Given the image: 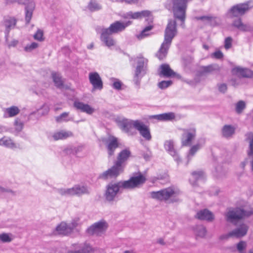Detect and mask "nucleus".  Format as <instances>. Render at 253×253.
Returning <instances> with one entry per match:
<instances>
[{"label":"nucleus","mask_w":253,"mask_h":253,"mask_svg":"<svg viewBox=\"0 0 253 253\" xmlns=\"http://www.w3.org/2000/svg\"><path fill=\"white\" fill-rule=\"evenodd\" d=\"M177 34L176 21L172 19L169 20L165 31L164 40L156 54L160 60H163L166 57L172 40L176 36Z\"/></svg>","instance_id":"f257e3e1"},{"label":"nucleus","mask_w":253,"mask_h":253,"mask_svg":"<svg viewBox=\"0 0 253 253\" xmlns=\"http://www.w3.org/2000/svg\"><path fill=\"white\" fill-rule=\"evenodd\" d=\"M131 155V152L127 149L121 151L117 157V161L114 166L100 174L99 178L107 179L108 177H116L124 171V163Z\"/></svg>","instance_id":"f03ea898"},{"label":"nucleus","mask_w":253,"mask_h":253,"mask_svg":"<svg viewBox=\"0 0 253 253\" xmlns=\"http://www.w3.org/2000/svg\"><path fill=\"white\" fill-rule=\"evenodd\" d=\"M192 0H168L165 4V7L169 10H172L173 16L175 19L181 22V26L185 28L186 11L188 2Z\"/></svg>","instance_id":"7ed1b4c3"},{"label":"nucleus","mask_w":253,"mask_h":253,"mask_svg":"<svg viewBox=\"0 0 253 253\" xmlns=\"http://www.w3.org/2000/svg\"><path fill=\"white\" fill-rule=\"evenodd\" d=\"M180 192L178 190L169 187L158 191H153L150 193L151 198L161 201H169L174 203L179 201L177 196Z\"/></svg>","instance_id":"20e7f679"},{"label":"nucleus","mask_w":253,"mask_h":253,"mask_svg":"<svg viewBox=\"0 0 253 253\" xmlns=\"http://www.w3.org/2000/svg\"><path fill=\"white\" fill-rule=\"evenodd\" d=\"M253 213L252 211H247L240 208L231 209L225 213L226 220L228 222L235 224V222L245 217H248Z\"/></svg>","instance_id":"39448f33"},{"label":"nucleus","mask_w":253,"mask_h":253,"mask_svg":"<svg viewBox=\"0 0 253 253\" xmlns=\"http://www.w3.org/2000/svg\"><path fill=\"white\" fill-rule=\"evenodd\" d=\"M146 180L145 177L141 173L139 172L138 175L132 176L128 180L118 182L121 189H132L142 185Z\"/></svg>","instance_id":"423d86ee"},{"label":"nucleus","mask_w":253,"mask_h":253,"mask_svg":"<svg viewBox=\"0 0 253 253\" xmlns=\"http://www.w3.org/2000/svg\"><path fill=\"white\" fill-rule=\"evenodd\" d=\"M147 60L143 58H139L133 77L134 84L139 87L142 78L146 74Z\"/></svg>","instance_id":"0eeeda50"},{"label":"nucleus","mask_w":253,"mask_h":253,"mask_svg":"<svg viewBox=\"0 0 253 253\" xmlns=\"http://www.w3.org/2000/svg\"><path fill=\"white\" fill-rule=\"evenodd\" d=\"M108 227V224L104 220H101L89 227L86 232L89 235L101 236L105 233Z\"/></svg>","instance_id":"6e6552de"},{"label":"nucleus","mask_w":253,"mask_h":253,"mask_svg":"<svg viewBox=\"0 0 253 253\" xmlns=\"http://www.w3.org/2000/svg\"><path fill=\"white\" fill-rule=\"evenodd\" d=\"M251 2H247L237 4L233 6L229 10L228 14L231 17H238L244 15L253 5H251Z\"/></svg>","instance_id":"1a4fd4ad"},{"label":"nucleus","mask_w":253,"mask_h":253,"mask_svg":"<svg viewBox=\"0 0 253 253\" xmlns=\"http://www.w3.org/2000/svg\"><path fill=\"white\" fill-rule=\"evenodd\" d=\"M102 141L106 145L109 157L113 156L114 154L115 150L119 147L117 138L110 135L107 138H102Z\"/></svg>","instance_id":"9d476101"},{"label":"nucleus","mask_w":253,"mask_h":253,"mask_svg":"<svg viewBox=\"0 0 253 253\" xmlns=\"http://www.w3.org/2000/svg\"><path fill=\"white\" fill-rule=\"evenodd\" d=\"M131 24V21H128L125 23L119 21H116L111 24L109 27L103 29L112 35L113 34L119 33L124 31L126 27L130 25Z\"/></svg>","instance_id":"9b49d317"},{"label":"nucleus","mask_w":253,"mask_h":253,"mask_svg":"<svg viewBox=\"0 0 253 253\" xmlns=\"http://www.w3.org/2000/svg\"><path fill=\"white\" fill-rule=\"evenodd\" d=\"M119 182L109 183L107 186V189L105 193V198L108 201H112L121 189L119 186Z\"/></svg>","instance_id":"f8f14e48"},{"label":"nucleus","mask_w":253,"mask_h":253,"mask_svg":"<svg viewBox=\"0 0 253 253\" xmlns=\"http://www.w3.org/2000/svg\"><path fill=\"white\" fill-rule=\"evenodd\" d=\"M196 131L195 128L184 129V133L182 135L181 143L182 146H190L192 141L195 138Z\"/></svg>","instance_id":"ddd939ff"},{"label":"nucleus","mask_w":253,"mask_h":253,"mask_svg":"<svg viewBox=\"0 0 253 253\" xmlns=\"http://www.w3.org/2000/svg\"><path fill=\"white\" fill-rule=\"evenodd\" d=\"M134 128L137 130L141 135L147 140H150L151 135L147 126L139 120L135 121Z\"/></svg>","instance_id":"4468645a"},{"label":"nucleus","mask_w":253,"mask_h":253,"mask_svg":"<svg viewBox=\"0 0 253 253\" xmlns=\"http://www.w3.org/2000/svg\"><path fill=\"white\" fill-rule=\"evenodd\" d=\"M89 81L93 89L101 90L103 88V82L99 74L97 72H90L88 76Z\"/></svg>","instance_id":"2eb2a0df"},{"label":"nucleus","mask_w":253,"mask_h":253,"mask_svg":"<svg viewBox=\"0 0 253 253\" xmlns=\"http://www.w3.org/2000/svg\"><path fill=\"white\" fill-rule=\"evenodd\" d=\"M118 125L120 128L125 132L132 134L131 129L132 127H134L135 121L127 119H122L117 121Z\"/></svg>","instance_id":"dca6fc26"},{"label":"nucleus","mask_w":253,"mask_h":253,"mask_svg":"<svg viewBox=\"0 0 253 253\" xmlns=\"http://www.w3.org/2000/svg\"><path fill=\"white\" fill-rule=\"evenodd\" d=\"M71 196H81L84 194H89L90 190L89 188L84 185L76 184L71 188Z\"/></svg>","instance_id":"f3484780"},{"label":"nucleus","mask_w":253,"mask_h":253,"mask_svg":"<svg viewBox=\"0 0 253 253\" xmlns=\"http://www.w3.org/2000/svg\"><path fill=\"white\" fill-rule=\"evenodd\" d=\"M195 217L199 220H206L209 222H211L214 219V216L212 212L207 209L198 211Z\"/></svg>","instance_id":"a211bd4d"},{"label":"nucleus","mask_w":253,"mask_h":253,"mask_svg":"<svg viewBox=\"0 0 253 253\" xmlns=\"http://www.w3.org/2000/svg\"><path fill=\"white\" fill-rule=\"evenodd\" d=\"M205 178V173L203 171H194L191 173L189 182L193 187L197 186V182L199 181L204 180Z\"/></svg>","instance_id":"6ab92c4d"},{"label":"nucleus","mask_w":253,"mask_h":253,"mask_svg":"<svg viewBox=\"0 0 253 253\" xmlns=\"http://www.w3.org/2000/svg\"><path fill=\"white\" fill-rule=\"evenodd\" d=\"M233 74L244 78H252L253 77V72L247 68L236 67L232 69Z\"/></svg>","instance_id":"aec40b11"},{"label":"nucleus","mask_w":253,"mask_h":253,"mask_svg":"<svg viewBox=\"0 0 253 253\" xmlns=\"http://www.w3.org/2000/svg\"><path fill=\"white\" fill-rule=\"evenodd\" d=\"M248 230L249 226L245 223H242L237 228L231 231L230 234L233 235V237L240 238L245 236Z\"/></svg>","instance_id":"412c9836"},{"label":"nucleus","mask_w":253,"mask_h":253,"mask_svg":"<svg viewBox=\"0 0 253 253\" xmlns=\"http://www.w3.org/2000/svg\"><path fill=\"white\" fill-rule=\"evenodd\" d=\"M165 149L171 155L178 163L180 161L178 154L174 148V143L172 140H169L165 141L164 144Z\"/></svg>","instance_id":"4be33fe9"},{"label":"nucleus","mask_w":253,"mask_h":253,"mask_svg":"<svg viewBox=\"0 0 253 253\" xmlns=\"http://www.w3.org/2000/svg\"><path fill=\"white\" fill-rule=\"evenodd\" d=\"M101 40L103 42L106 46L110 47L115 44V41L111 36L112 34L107 32L103 29H101Z\"/></svg>","instance_id":"5701e85b"},{"label":"nucleus","mask_w":253,"mask_h":253,"mask_svg":"<svg viewBox=\"0 0 253 253\" xmlns=\"http://www.w3.org/2000/svg\"><path fill=\"white\" fill-rule=\"evenodd\" d=\"M74 106L77 109L89 115L92 114L95 111L94 109L89 105L79 101H75L74 103Z\"/></svg>","instance_id":"b1692460"},{"label":"nucleus","mask_w":253,"mask_h":253,"mask_svg":"<svg viewBox=\"0 0 253 253\" xmlns=\"http://www.w3.org/2000/svg\"><path fill=\"white\" fill-rule=\"evenodd\" d=\"M16 22V19L14 17H8L5 19L4 25L6 28L5 31L6 41L7 40L10 30L14 28Z\"/></svg>","instance_id":"393cba45"},{"label":"nucleus","mask_w":253,"mask_h":253,"mask_svg":"<svg viewBox=\"0 0 253 253\" xmlns=\"http://www.w3.org/2000/svg\"><path fill=\"white\" fill-rule=\"evenodd\" d=\"M161 71L159 73L160 76L164 77H174L176 75L175 73L172 69H170L169 66L167 64H164L160 66Z\"/></svg>","instance_id":"a878e982"},{"label":"nucleus","mask_w":253,"mask_h":253,"mask_svg":"<svg viewBox=\"0 0 253 253\" xmlns=\"http://www.w3.org/2000/svg\"><path fill=\"white\" fill-rule=\"evenodd\" d=\"M75 251H69V253H90L92 250L91 247L87 244L75 245Z\"/></svg>","instance_id":"bb28decb"},{"label":"nucleus","mask_w":253,"mask_h":253,"mask_svg":"<svg viewBox=\"0 0 253 253\" xmlns=\"http://www.w3.org/2000/svg\"><path fill=\"white\" fill-rule=\"evenodd\" d=\"M35 7V4L33 1L29 2L28 5L25 7V20L27 24L30 23L32 18Z\"/></svg>","instance_id":"cd10ccee"},{"label":"nucleus","mask_w":253,"mask_h":253,"mask_svg":"<svg viewBox=\"0 0 253 253\" xmlns=\"http://www.w3.org/2000/svg\"><path fill=\"white\" fill-rule=\"evenodd\" d=\"M232 25L242 31H249L252 29V27L250 25L243 24L241 18L234 20Z\"/></svg>","instance_id":"c85d7f7f"},{"label":"nucleus","mask_w":253,"mask_h":253,"mask_svg":"<svg viewBox=\"0 0 253 253\" xmlns=\"http://www.w3.org/2000/svg\"><path fill=\"white\" fill-rule=\"evenodd\" d=\"M245 141L249 143V148L247 151V155H253V132H248L245 134Z\"/></svg>","instance_id":"c756f323"},{"label":"nucleus","mask_w":253,"mask_h":253,"mask_svg":"<svg viewBox=\"0 0 253 253\" xmlns=\"http://www.w3.org/2000/svg\"><path fill=\"white\" fill-rule=\"evenodd\" d=\"M235 127L232 125H224L221 129L222 134L224 137H231L235 133Z\"/></svg>","instance_id":"7c9ffc66"},{"label":"nucleus","mask_w":253,"mask_h":253,"mask_svg":"<svg viewBox=\"0 0 253 253\" xmlns=\"http://www.w3.org/2000/svg\"><path fill=\"white\" fill-rule=\"evenodd\" d=\"M142 17H146L147 18L146 20H150L151 22H152L153 18L151 13L149 10H143L133 13V19H139Z\"/></svg>","instance_id":"2f4dec72"},{"label":"nucleus","mask_w":253,"mask_h":253,"mask_svg":"<svg viewBox=\"0 0 253 253\" xmlns=\"http://www.w3.org/2000/svg\"><path fill=\"white\" fill-rule=\"evenodd\" d=\"M73 136V133L72 132L70 131L62 130L59 132L55 133L53 135V137L54 138V140H57L59 139H66L68 137H72Z\"/></svg>","instance_id":"473e14b6"},{"label":"nucleus","mask_w":253,"mask_h":253,"mask_svg":"<svg viewBox=\"0 0 253 253\" xmlns=\"http://www.w3.org/2000/svg\"><path fill=\"white\" fill-rule=\"evenodd\" d=\"M153 118L160 121H170L175 118V114L172 112L154 115Z\"/></svg>","instance_id":"72a5a7b5"},{"label":"nucleus","mask_w":253,"mask_h":253,"mask_svg":"<svg viewBox=\"0 0 253 253\" xmlns=\"http://www.w3.org/2000/svg\"><path fill=\"white\" fill-rule=\"evenodd\" d=\"M56 230L59 234L67 235L71 233V229L65 222H61L56 227Z\"/></svg>","instance_id":"f704fd0d"},{"label":"nucleus","mask_w":253,"mask_h":253,"mask_svg":"<svg viewBox=\"0 0 253 253\" xmlns=\"http://www.w3.org/2000/svg\"><path fill=\"white\" fill-rule=\"evenodd\" d=\"M20 112L19 108L15 106L6 108L4 110V117H12L17 115Z\"/></svg>","instance_id":"c9c22d12"},{"label":"nucleus","mask_w":253,"mask_h":253,"mask_svg":"<svg viewBox=\"0 0 253 253\" xmlns=\"http://www.w3.org/2000/svg\"><path fill=\"white\" fill-rule=\"evenodd\" d=\"M52 77L55 85L58 88H62L63 86V82L60 76L58 74L53 73L52 74Z\"/></svg>","instance_id":"e433bc0d"},{"label":"nucleus","mask_w":253,"mask_h":253,"mask_svg":"<svg viewBox=\"0 0 253 253\" xmlns=\"http://www.w3.org/2000/svg\"><path fill=\"white\" fill-rule=\"evenodd\" d=\"M101 5L95 0H90L87 5V8L91 12L101 9Z\"/></svg>","instance_id":"4c0bfd02"},{"label":"nucleus","mask_w":253,"mask_h":253,"mask_svg":"<svg viewBox=\"0 0 253 253\" xmlns=\"http://www.w3.org/2000/svg\"><path fill=\"white\" fill-rule=\"evenodd\" d=\"M203 144L198 143L193 145L189 150V153L187 155L188 161L195 154V153L202 147Z\"/></svg>","instance_id":"58836bf2"},{"label":"nucleus","mask_w":253,"mask_h":253,"mask_svg":"<svg viewBox=\"0 0 253 253\" xmlns=\"http://www.w3.org/2000/svg\"><path fill=\"white\" fill-rule=\"evenodd\" d=\"M220 68L217 64H211L202 67V72L204 73H209L214 71H219Z\"/></svg>","instance_id":"ea45409f"},{"label":"nucleus","mask_w":253,"mask_h":253,"mask_svg":"<svg viewBox=\"0 0 253 253\" xmlns=\"http://www.w3.org/2000/svg\"><path fill=\"white\" fill-rule=\"evenodd\" d=\"M196 235L201 238H204L207 234L206 228L202 225H197L195 228Z\"/></svg>","instance_id":"a19ab883"},{"label":"nucleus","mask_w":253,"mask_h":253,"mask_svg":"<svg viewBox=\"0 0 253 253\" xmlns=\"http://www.w3.org/2000/svg\"><path fill=\"white\" fill-rule=\"evenodd\" d=\"M68 112H64L60 114L59 116L56 117L55 120L57 123L72 121L73 119L72 118H68Z\"/></svg>","instance_id":"79ce46f5"},{"label":"nucleus","mask_w":253,"mask_h":253,"mask_svg":"<svg viewBox=\"0 0 253 253\" xmlns=\"http://www.w3.org/2000/svg\"><path fill=\"white\" fill-rule=\"evenodd\" d=\"M246 104L244 101L240 100L235 105V111L238 114H241L244 110L246 108Z\"/></svg>","instance_id":"37998d69"},{"label":"nucleus","mask_w":253,"mask_h":253,"mask_svg":"<svg viewBox=\"0 0 253 253\" xmlns=\"http://www.w3.org/2000/svg\"><path fill=\"white\" fill-rule=\"evenodd\" d=\"M0 145H3L9 148H13L14 147V144L12 142V140L5 137H3L0 139Z\"/></svg>","instance_id":"c03bdc74"},{"label":"nucleus","mask_w":253,"mask_h":253,"mask_svg":"<svg viewBox=\"0 0 253 253\" xmlns=\"http://www.w3.org/2000/svg\"><path fill=\"white\" fill-rule=\"evenodd\" d=\"M247 247V242L244 241H240L236 245L237 250L239 253H245V251Z\"/></svg>","instance_id":"a18cd8bd"},{"label":"nucleus","mask_w":253,"mask_h":253,"mask_svg":"<svg viewBox=\"0 0 253 253\" xmlns=\"http://www.w3.org/2000/svg\"><path fill=\"white\" fill-rule=\"evenodd\" d=\"M153 26L152 25H149L147 27H146L141 32V33L138 35L137 37L139 39H142L144 38V37L147 36L149 35L148 33H147V32L149 31L150 30H152Z\"/></svg>","instance_id":"49530a36"},{"label":"nucleus","mask_w":253,"mask_h":253,"mask_svg":"<svg viewBox=\"0 0 253 253\" xmlns=\"http://www.w3.org/2000/svg\"><path fill=\"white\" fill-rule=\"evenodd\" d=\"M172 83L171 81H163L160 82L158 85L160 88L164 89L171 85Z\"/></svg>","instance_id":"de8ad7c7"},{"label":"nucleus","mask_w":253,"mask_h":253,"mask_svg":"<svg viewBox=\"0 0 253 253\" xmlns=\"http://www.w3.org/2000/svg\"><path fill=\"white\" fill-rule=\"evenodd\" d=\"M0 240L3 243H9L12 241V238L8 234L2 233L0 234Z\"/></svg>","instance_id":"09e8293b"},{"label":"nucleus","mask_w":253,"mask_h":253,"mask_svg":"<svg viewBox=\"0 0 253 253\" xmlns=\"http://www.w3.org/2000/svg\"><path fill=\"white\" fill-rule=\"evenodd\" d=\"M38 47V43L33 42L30 44L27 45L24 47V50L26 52H31Z\"/></svg>","instance_id":"8fccbe9b"},{"label":"nucleus","mask_w":253,"mask_h":253,"mask_svg":"<svg viewBox=\"0 0 253 253\" xmlns=\"http://www.w3.org/2000/svg\"><path fill=\"white\" fill-rule=\"evenodd\" d=\"M43 31L39 29L34 35V38L36 40L42 41L43 40Z\"/></svg>","instance_id":"3c124183"},{"label":"nucleus","mask_w":253,"mask_h":253,"mask_svg":"<svg viewBox=\"0 0 253 253\" xmlns=\"http://www.w3.org/2000/svg\"><path fill=\"white\" fill-rule=\"evenodd\" d=\"M58 193L62 196H71V188L67 189H59L58 190Z\"/></svg>","instance_id":"603ef678"},{"label":"nucleus","mask_w":253,"mask_h":253,"mask_svg":"<svg viewBox=\"0 0 253 253\" xmlns=\"http://www.w3.org/2000/svg\"><path fill=\"white\" fill-rule=\"evenodd\" d=\"M49 110V108L48 106L46 105H43L42 107L38 110V113L39 115L43 116L47 114Z\"/></svg>","instance_id":"864d4df0"},{"label":"nucleus","mask_w":253,"mask_h":253,"mask_svg":"<svg viewBox=\"0 0 253 253\" xmlns=\"http://www.w3.org/2000/svg\"><path fill=\"white\" fill-rule=\"evenodd\" d=\"M232 42V39L230 37H228L225 39L224 47L226 49H228L231 47Z\"/></svg>","instance_id":"5fc2aeb1"},{"label":"nucleus","mask_w":253,"mask_h":253,"mask_svg":"<svg viewBox=\"0 0 253 253\" xmlns=\"http://www.w3.org/2000/svg\"><path fill=\"white\" fill-rule=\"evenodd\" d=\"M122 83L118 79H115V81L113 84L112 86L114 88L120 90L121 89Z\"/></svg>","instance_id":"6e6d98bb"},{"label":"nucleus","mask_w":253,"mask_h":253,"mask_svg":"<svg viewBox=\"0 0 253 253\" xmlns=\"http://www.w3.org/2000/svg\"><path fill=\"white\" fill-rule=\"evenodd\" d=\"M212 56H213L216 59H220L223 58V54L221 51L218 50L213 53Z\"/></svg>","instance_id":"4d7b16f0"},{"label":"nucleus","mask_w":253,"mask_h":253,"mask_svg":"<svg viewBox=\"0 0 253 253\" xmlns=\"http://www.w3.org/2000/svg\"><path fill=\"white\" fill-rule=\"evenodd\" d=\"M218 90L222 93H225L227 89V85L225 84H218Z\"/></svg>","instance_id":"13d9d810"},{"label":"nucleus","mask_w":253,"mask_h":253,"mask_svg":"<svg viewBox=\"0 0 253 253\" xmlns=\"http://www.w3.org/2000/svg\"><path fill=\"white\" fill-rule=\"evenodd\" d=\"M68 225L69 227H70V229H71V232H72V230L77 226L78 223L77 221H73L71 223L68 224Z\"/></svg>","instance_id":"bf43d9fd"},{"label":"nucleus","mask_w":253,"mask_h":253,"mask_svg":"<svg viewBox=\"0 0 253 253\" xmlns=\"http://www.w3.org/2000/svg\"><path fill=\"white\" fill-rule=\"evenodd\" d=\"M214 19V18L212 16H205L204 20L208 21L210 25H212V22Z\"/></svg>","instance_id":"052dcab7"},{"label":"nucleus","mask_w":253,"mask_h":253,"mask_svg":"<svg viewBox=\"0 0 253 253\" xmlns=\"http://www.w3.org/2000/svg\"><path fill=\"white\" fill-rule=\"evenodd\" d=\"M233 237V235L230 234V232L227 234L222 235L220 236L219 239L220 240L228 239L229 237Z\"/></svg>","instance_id":"680f3d73"},{"label":"nucleus","mask_w":253,"mask_h":253,"mask_svg":"<svg viewBox=\"0 0 253 253\" xmlns=\"http://www.w3.org/2000/svg\"><path fill=\"white\" fill-rule=\"evenodd\" d=\"M248 162L250 163L252 171H253V155L252 156H248Z\"/></svg>","instance_id":"e2e57ef3"},{"label":"nucleus","mask_w":253,"mask_h":253,"mask_svg":"<svg viewBox=\"0 0 253 253\" xmlns=\"http://www.w3.org/2000/svg\"><path fill=\"white\" fill-rule=\"evenodd\" d=\"M30 1H33L32 0H19L18 3L21 4H24L26 6L28 5V3Z\"/></svg>","instance_id":"0e129e2a"},{"label":"nucleus","mask_w":253,"mask_h":253,"mask_svg":"<svg viewBox=\"0 0 253 253\" xmlns=\"http://www.w3.org/2000/svg\"><path fill=\"white\" fill-rule=\"evenodd\" d=\"M18 41L17 40H14L8 44V46L9 48L11 46L14 47L18 44Z\"/></svg>","instance_id":"69168bd1"},{"label":"nucleus","mask_w":253,"mask_h":253,"mask_svg":"<svg viewBox=\"0 0 253 253\" xmlns=\"http://www.w3.org/2000/svg\"><path fill=\"white\" fill-rule=\"evenodd\" d=\"M125 18H130L133 19V12L132 11H129L126 13L125 16H124Z\"/></svg>","instance_id":"338daca9"},{"label":"nucleus","mask_w":253,"mask_h":253,"mask_svg":"<svg viewBox=\"0 0 253 253\" xmlns=\"http://www.w3.org/2000/svg\"><path fill=\"white\" fill-rule=\"evenodd\" d=\"M143 157L146 161H148L151 158V153H144L143 154Z\"/></svg>","instance_id":"774afa93"}]
</instances>
